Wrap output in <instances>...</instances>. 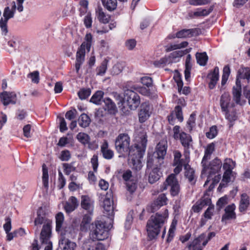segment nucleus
<instances>
[{
  "label": "nucleus",
  "instance_id": "c756f323",
  "mask_svg": "<svg viewBox=\"0 0 250 250\" xmlns=\"http://www.w3.org/2000/svg\"><path fill=\"white\" fill-rule=\"evenodd\" d=\"M219 69L217 66L214 67L213 71L208 74V77L210 79L208 86L210 89H213L219 80Z\"/></svg>",
  "mask_w": 250,
  "mask_h": 250
},
{
  "label": "nucleus",
  "instance_id": "13d9d810",
  "mask_svg": "<svg viewBox=\"0 0 250 250\" xmlns=\"http://www.w3.org/2000/svg\"><path fill=\"white\" fill-rule=\"evenodd\" d=\"M182 156L181 152L178 151L176 150L174 151V160H173V164L174 163H186V162H188L189 159V158L188 159H186L185 158V160L181 159Z\"/></svg>",
  "mask_w": 250,
  "mask_h": 250
},
{
  "label": "nucleus",
  "instance_id": "473e14b6",
  "mask_svg": "<svg viewBox=\"0 0 250 250\" xmlns=\"http://www.w3.org/2000/svg\"><path fill=\"white\" fill-rule=\"evenodd\" d=\"M59 245L63 250H74L76 247L75 243L62 237L59 241Z\"/></svg>",
  "mask_w": 250,
  "mask_h": 250
},
{
  "label": "nucleus",
  "instance_id": "f3484780",
  "mask_svg": "<svg viewBox=\"0 0 250 250\" xmlns=\"http://www.w3.org/2000/svg\"><path fill=\"white\" fill-rule=\"evenodd\" d=\"M151 113V111L149 104L147 103H143L138 113L139 122L141 123H144L148 119Z\"/></svg>",
  "mask_w": 250,
  "mask_h": 250
},
{
  "label": "nucleus",
  "instance_id": "a211bd4d",
  "mask_svg": "<svg viewBox=\"0 0 250 250\" xmlns=\"http://www.w3.org/2000/svg\"><path fill=\"white\" fill-rule=\"evenodd\" d=\"M0 99L4 105L10 104H15L16 102V95L13 92L4 91L0 94Z\"/></svg>",
  "mask_w": 250,
  "mask_h": 250
},
{
  "label": "nucleus",
  "instance_id": "8fccbe9b",
  "mask_svg": "<svg viewBox=\"0 0 250 250\" xmlns=\"http://www.w3.org/2000/svg\"><path fill=\"white\" fill-rule=\"evenodd\" d=\"M89 214L83 215L82 222L80 224V229L82 231H84L87 229V226L90 224L91 218Z\"/></svg>",
  "mask_w": 250,
  "mask_h": 250
},
{
  "label": "nucleus",
  "instance_id": "f704fd0d",
  "mask_svg": "<svg viewBox=\"0 0 250 250\" xmlns=\"http://www.w3.org/2000/svg\"><path fill=\"white\" fill-rule=\"evenodd\" d=\"M197 33V29H183L176 34V37L178 38H190L196 35Z\"/></svg>",
  "mask_w": 250,
  "mask_h": 250
},
{
  "label": "nucleus",
  "instance_id": "37998d69",
  "mask_svg": "<svg viewBox=\"0 0 250 250\" xmlns=\"http://www.w3.org/2000/svg\"><path fill=\"white\" fill-rule=\"evenodd\" d=\"M78 122L80 126L85 128L89 126L91 120L87 114L83 113L79 117Z\"/></svg>",
  "mask_w": 250,
  "mask_h": 250
},
{
  "label": "nucleus",
  "instance_id": "58836bf2",
  "mask_svg": "<svg viewBox=\"0 0 250 250\" xmlns=\"http://www.w3.org/2000/svg\"><path fill=\"white\" fill-rule=\"evenodd\" d=\"M104 8L109 11L115 10L117 6V0H101Z\"/></svg>",
  "mask_w": 250,
  "mask_h": 250
},
{
  "label": "nucleus",
  "instance_id": "de8ad7c7",
  "mask_svg": "<svg viewBox=\"0 0 250 250\" xmlns=\"http://www.w3.org/2000/svg\"><path fill=\"white\" fill-rule=\"evenodd\" d=\"M74 162L70 163H63L62 164V168L63 172L65 175H68L71 172L75 171L76 167L74 166Z\"/></svg>",
  "mask_w": 250,
  "mask_h": 250
},
{
  "label": "nucleus",
  "instance_id": "72a5a7b5",
  "mask_svg": "<svg viewBox=\"0 0 250 250\" xmlns=\"http://www.w3.org/2000/svg\"><path fill=\"white\" fill-rule=\"evenodd\" d=\"M104 108L110 114H115L117 112V108L115 103L109 98H106L104 100Z\"/></svg>",
  "mask_w": 250,
  "mask_h": 250
},
{
  "label": "nucleus",
  "instance_id": "e2e57ef3",
  "mask_svg": "<svg viewBox=\"0 0 250 250\" xmlns=\"http://www.w3.org/2000/svg\"><path fill=\"white\" fill-rule=\"evenodd\" d=\"M91 94V91L89 88H83L80 89L78 94L81 100H84L88 98Z\"/></svg>",
  "mask_w": 250,
  "mask_h": 250
},
{
  "label": "nucleus",
  "instance_id": "4468645a",
  "mask_svg": "<svg viewBox=\"0 0 250 250\" xmlns=\"http://www.w3.org/2000/svg\"><path fill=\"white\" fill-rule=\"evenodd\" d=\"M177 118L180 122H182L184 120L182 109L181 106L177 105L175 106L174 110L171 111L167 119L169 124L174 125L175 119Z\"/></svg>",
  "mask_w": 250,
  "mask_h": 250
},
{
  "label": "nucleus",
  "instance_id": "052dcab7",
  "mask_svg": "<svg viewBox=\"0 0 250 250\" xmlns=\"http://www.w3.org/2000/svg\"><path fill=\"white\" fill-rule=\"evenodd\" d=\"M211 0H188L190 5L193 6L204 5L209 4Z\"/></svg>",
  "mask_w": 250,
  "mask_h": 250
},
{
  "label": "nucleus",
  "instance_id": "2eb2a0df",
  "mask_svg": "<svg viewBox=\"0 0 250 250\" xmlns=\"http://www.w3.org/2000/svg\"><path fill=\"white\" fill-rule=\"evenodd\" d=\"M211 202L209 196L204 195L192 206L191 210L195 213L199 212L204 207L208 206Z\"/></svg>",
  "mask_w": 250,
  "mask_h": 250
},
{
  "label": "nucleus",
  "instance_id": "9b49d317",
  "mask_svg": "<svg viewBox=\"0 0 250 250\" xmlns=\"http://www.w3.org/2000/svg\"><path fill=\"white\" fill-rule=\"evenodd\" d=\"M167 148L165 145L160 144L157 145L156 148V151L154 153V158H150L152 160L153 163L161 165L164 163V158L166 154Z\"/></svg>",
  "mask_w": 250,
  "mask_h": 250
},
{
  "label": "nucleus",
  "instance_id": "c85d7f7f",
  "mask_svg": "<svg viewBox=\"0 0 250 250\" xmlns=\"http://www.w3.org/2000/svg\"><path fill=\"white\" fill-rule=\"evenodd\" d=\"M250 205L249 196L246 193H242L240 196L239 205V210L243 212L246 211Z\"/></svg>",
  "mask_w": 250,
  "mask_h": 250
},
{
  "label": "nucleus",
  "instance_id": "bf43d9fd",
  "mask_svg": "<svg viewBox=\"0 0 250 250\" xmlns=\"http://www.w3.org/2000/svg\"><path fill=\"white\" fill-rule=\"evenodd\" d=\"M218 134V129L216 125H213L210 127L208 132L206 133V137L210 139L215 138Z\"/></svg>",
  "mask_w": 250,
  "mask_h": 250
},
{
  "label": "nucleus",
  "instance_id": "338daca9",
  "mask_svg": "<svg viewBox=\"0 0 250 250\" xmlns=\"http://www.w3.org/2000/svg\"><path fill=\"white\" fill-rule=\"evenodd\" d=\"M70 152L68 150H64L61 151L59 158L62 161H67L71 158Z\"/></svg>",
  "mask_w": 250,
  "mask_h": 250
},
{
  "label": "nucleus",
  "instance_id": "ddd939ff",
  "mask_svg": "<svg viewBox=\"0 0 250 250\" xmlns=\"http://www.w3.org/2000/svg\"><path fill=\"white\" fill-rule=\"evenodd\" d=\"M81 206L87 213L92 215L94 208V201L88 195L81 196Z\"/></svg>",
  "mask_w": 250,
  "mask_h": 250
},
{
  "label": "nucleus",
  "instance_id": "2f4dec72",
  "mask_svg": "<svg viewBox=\"0 0 250 250\" xmlns=\"http://www.w3.org/2000/svg\"><path fill=\"white\" fill-rule=\"evenodd\" d=\"M78 206V202L77 198L74 196H71L66 202L64 205V208L66 212H71L74 210Z\"/></svg>",
  "mask_w": 250,
  "mask_h": 250
},
{
  "label": "nucleus",
  "instance_id": "09e8293b",
  "mask_svg": "<svg viewBox=\"0 0 250 250\" xmlns=\"http://www.w3.org/2000/svg\"><path fill=\"white\" fill-rule=\"evenodd\" d=\"M56 219V230L59 231L62 229V224L64 221V216L62 212H59L55 216Z\"/></svg>",
  "mask_w": 250,
  "mask_h": 250
},
{
  "label": "nucleus",
  "instance_id": "a18cd8bd",
  "mask_svg": "<svg viewBox=\"0 0 250 250\" xmlns=\"http://www.w3.org/2000/svg\"><path fill=\"white\" fill-rule=\"evenodd\" d=\"M236 166V163L231 159L226 158L225 159L223 165V168L226 171H232Z\"/></svg>",
  "mask_w": 250,
  "mask_h": 250
},
{
  "label": "nucleus",
  "instance_id": "864d4df0",
  "mask_svg": "<svg viewBox=\"0 0 250 250\" xmlns=\"http://www.w3.org/2000/svg\"><path fill=\"white\" fill-rule=\"evenodd\" d=\"M187 42H183L180 43L171 44L167 46L166 49L167 52H169L173 50L185 48L188 45Z\"/></svg>",
  "mask_w": 250,
  "mask_h": 250
},
{
  "label": "nucleus",
  "instance_id": "1a4fd4ad",
  "mask_svg": "<svg viewBox=\"0 0 250 250\" xmlns=\"http://www.w3.org/2000/svg\"><path fill=\"white\" fill-rule=\"evenodd\" d=\"M16 6L14 4L11 9L9 7L5 8L3 16L4 19L2 18L0 20V28H1L2 33L6 35L8 32L7 29V22L9 19L12 18L14 17L15 12L16 11Z\"/></svg>",
  "mask_w": 250,
  "mask_h": 250
},
{
  "label": "nucleus",
  "instance_id": "7c9ffc66",
  "mask_svg": "<svg viewBox=\"0 0 250 250\" xmlns=\"http://www.w3.org/2000/svg\"><path fill=\"white\" fill-rule=\"evenodd\" d=\"M236 173L232 171H224L223 179L221 183L220 184L219 187H225L227 184L233 181L235 177Z\"/></svg>",
  "mask_w": 250,
  "mask_h": 250
},
{
  "label": "nucleus",
  "instance_id": "f03ea898",
  "mask_svg": "<svg viewBox=\"0 0 250 250\" xmlns=\"http://www.w3.org/2000/svg\"><path fill=\"white\" fill-rule=\"evenodd\" d=\"M147 143L146 134L140 137V141L135 144V148H132L129 151V161L132 168L136 170H140L142 167L141 159L145 153Z\"/></svg>",
  "mask_w": 250,
  "mask_h": 250
},
{
  "label": "nucleus",
  "instance_id": "c9c22d12",
  "mask_svg": "<svg viewBox=\"0 0 250 250\" xmlns=\"http://www.w3.org/2000/svg\"><path fill=\"white\" fill-rule=\"evenodd\" d=\"M237 87L233 88L232 94L233 100L235 101L236 103L238 104L242 105L245 104V101L241 100V87L240 84L237 85Z\"/></svg>",
  "mask_w": 250,
  "mask_h": 250
},
{
  "label": "nucleus",
  "instance_id": "774afa93",
  "mask_svg": "<svg viewBox=\"0 0 250 250\" xmlns=\"http://www.w3.org/2000/svg\"><path fill=\"white\" fill-rule=\"evenodd\" d=\"M107 69V61L106 60H104L103 62L101 63V65L97 68V74L99 75H103Z\"/></svg>",
  "mask_w": 250,
  "mask_h": 250
},
{
  "label": "nucleus",
  "instance_id": "dca6fc26",
  "mask_svg": "<svg viewBox=\"0 0 250 250\" xmlns=\"http://www.w3.org/2000/svg\"><path fill=\"white\" fill-rule=\"evenodd\" d=\"M168 199L165 193L160 194L151 205L150 211L154 212L167 204Z\"/></svg>",
  "mask_w": 250,
  "mask_h": 250
},
{
  "label": "nucleus",
  "instance_id": "a19ab883",
  "mask_svg": "<svg viewBox=\"0 0 250 250\" xmlns=\"http://www.w3.org/2000/svg\"><path fill=\"white\" fill-rule=\"evenodd\" d=\"M197 63L201 66H205L208 61V56L206 52L196 53L195 55Z\"/></svg>",
  "mask_w": 250,
  "mask_h": 250
},
{
  "label": "nucleus",
  "instance_id": "69168bd1",
  "mask_svg": "<svg viewBox=\"0 0 250 250\" xmlns=\"http://www.w3.org/2000/svg\"><path fill=\"white\" fill-rule=\"evenodd\" d=\"M180 184L170 188L169 192L172 197H178L180 193Z\"/></svg>",
  "mask_w": 250,
  "mask_h": 250
},
{
  "label": "nucleus",
  "instance_id": "49530a36",
  "mask_svg": "<svg viewBox=\"0 0 250 250\" xmlns=\"http://www.w3.org/2000/svg\"><path fill=\"white\" fill-rule=\"evenodd\" d=\"M104 95V92L103 91H97L91 98L90 102L96 104H100Z\"/></svg>",
  "mask_w": 250,
  "mask_h": 250
},
{
  "label": "nucleus",
  "instance_id": "79ce46f5",
  "mask_svg": "<svg viewBox=\"0 0 250 250\" xmlns=\"http://www.w3.org/2000/svg\"><path fill=\"white\" fill-rule=\"evenodd\" d=\"M177 224V221L175 219H173L171 223L170 228L168 232V236L167 239V241L168 243L170 242L173 239L175 236V231Z\"/></svg>",
  "mask_w": 250,
  "mask_h": 250
},
{
  "label": "nucleus",
  "instance_id": "f257e3e1",
  "mask_svg": "<svg viewBox=\"0 0 250 250\" xmlns=\"http://www.w3.org/2000/svg\"><path fill=\"white\" fill-rule=\"evenodd\" d=\"M168 212L167 209L162 214L159 213L152 215L148 220L146 225V230L149 240L155 239L160 232L161 229L167 222Z\"/></svg>",
  "mask_w": 250,
  "mask_h": 250
},
{
  "label": "nucleus",
  "instance_id": "3c124183",
  "mask_svg": "<svg viewBox=\"0 0 250 250\" xmlns=\"http://www.w3.org/2000/svg\"><path fill=\"white\" fill-rule=\"evenodd\" d=\"M230 73L229 66L227 65L224 66L223 71V75L222 77L221 84L222 85H225L229 78Z\"/></svg>",
  "mask_w": 250,
  "mask_h": 250
},
{
  "label": "nucleus",
  "instance_id": "6ab92c4d",
  "mask_svg": "<svg viewBox=\"0 0 250 250\" xmlns=\"http://www.w3.org/2000/svg\"><path fill=\"white\" fill-rule=\"evenodd\" d=\"M215 143L213 142L208 144L206 147L205 155L201 162L204 170L207 168V161L210 159L211 154L215 151Z\"/></svg>",
  "mask_w": 250,
  "mask_h": 250
},
{
  "label": "nucleus",
  "instance_id": "5fc2aeb1",
  "mask_svg": "<svg viewBox=\"0 0 250 250\" xmlns=\"http://www.w3.org/2000/svg\"><path fill=\"white\" fill-rule=\"evenodd\" d=\"M214 212V206L211 204V202L208 205V207L204 212L203 216L205 219L210 220L212 218Z\"/></svg>",
  "mask_w": 250,
  "mask_h": 250
},
{
  "label": "nucleus",
  "instance_id": "6e6552de",
  "mask_svg": "<svg viewBox=\"0 0 250 250\" xmlns=\"http://www.w3.org/2000/svg\"><path fill=\"white\" fill-rule=\"evenodd\" d=\"M222 166V163L219 159L216 158L211 161L209 164L207 163V168L206 170H204V167H203V169L202 171V174L206 173L208 171L209 172V176L208 177V178L205 182L204 184V187H206L208 186V183L210 181V178L211 177V175L212 174H215L219 171H220L221 168Z\"/></svg>",
  "mask_w": 250,
  "mask_h": 250
},
{
  "label": "nucleus",
  "instance_id": "e433bc0d",
  "mask_svg": "<svg viewBox=\"0 0 250 250\" xmlns=\"http://www.w3.org/2000/svg\"><path fill=\"white\" fill-rule=\"evenodd\" d=\"M185 176L188 181L191 184H195L196 181V176L195 174L194 170L189 167L188 165H185Z\"/></svg>",
  "mask_w": 250,
  "mask_h": 250
},
{
  "label": "nucleus",
  "instance_id": "603ef678",
  "mask_svg": "<svg viewBox=\"0 0 250 250\" xmlns=\"http://www.w3.org/2000/svg\"><path fill=\"white\" fill-rule=\"evenodd\" d=\"M78 140L84 145L88 143L90 140V137L87 134L83 132L79 133L76 136Z\"/></svg>",
  "mask_w": 250,
  "mask_h": 250
},
{
  "label": "nucleus",
  "instance_id": "0eeeda50",
  "mask_svg": "<svg viewBox=\"0 0 250 250\" xmlns=\"http://www.w3.org/2000/svg\"><path fill=\"white\" fill-rule=\"evenodd\" d=\"M95 225V229L90 234L92 240L102 241L107 238L108 231L105 229L104 223L101 221H97Z\"/></svg>",
  "mask_w": 250,
  "mask_h": 250
},
{
  "label": "nucleus",
  "instance_id": "20e7f679",
  "mask_svg": "<svg viewBox=\"0 0 250 250\" xmlns=\"http://www.w3.org/2000/svg\"><path fill=\"white\" fill-rule=\"evenodd\" d=\"M130 138L126 133H121L116 138L115 147L118 153L123 154H129L130 150L135 147V145L130 147ZM136 148H135V149Z\"/></svg>",
  "mask_w": 250,
  "mask_h": 250
},
{
  "label": "nucleus",
  "instance_id": "a878e982",
  "mask_svg": "<svg viewBox=\"0 0 250 250\" xmlns=\"http://www.w3.org/2000/svg\"><path fill=\"white\" fill-rule=\"evenodd\" d=\"M241 79H246L248 81H249L250 79V68L249 67L241 66L238 71L236 82V85L240 84Z\"/></svg>",
  "mask_w": 250,
  "mask_h": 250
},
{
  "label": "nucleus",
  "instance_id": "412c9836",
  "mask_svg": "<svg viewBox=\"0 0 250 250\" xmlns=\"http://www.w3.org/2000/svg\"><path fill=\"white\" fill-rule=\"evenodd\" d=\"M52 236V225L47 226H42L40 236L42 243H48Z\"/></svg>",
  "mask_w": 250,
  "mask_h": 250
},
{
  "label": "nucleus",
  "instance_id": "7ed1b4c3",
  "mask_svg": "<svg viewBox=\"0 0 250 250\" xmlns=\"http://www.w3.org/2000/svg\"><path fill=\"white\" fill-rule=\"evenodd\" d=\"M172 137L175 140H179L184 148V155L186 159L189 158L188 149L192 146V139L191 135L181 130L179 125H175L172 129Z\"/></svg>",
  "mask_w": 250,
  "mask_h": 250
},
{
  "label": "nucleus",
  "instance_id": "f8f14e48",
  "mask_svg": "<svg viewBox=\"0 0 250 250\" xmlns=\"http://www.w3.org/2000/svg\"><path fill=\"white\" fill-rule=\"evenodd\" d=\"M111 192H107L102 203L101 206L103 208V212L108 216H112L113 214V201L111 199Z\"/></svg>",
  "mask_w": 250,
  "mask_h": 250
},
{
  "label": "nucleus",
  "instance_id": "bb28decb",
  "mask_svg": "<svg viewBox=\"0 0 250 250\" xmlns=\"http://www.w3.org/2000/svg\"><path fill=\"white\" fill-rule=\"evenodd\" d=\"M101 151L103 157L106 159H111L114 156V151L109 148L108 143L106 140H104L101 146Z\"/></svg>",
  "mask_w": 250,
  "mask_h": 250
},
{
  "label": "nucleus",
  "instance_id": "5701e85b",
  "mask_svg": "<svg viewBox=\"0 0 250 250\" xmlns=\"http://www.w3.org/2000/svg\"><path fill=\"white\" fill-rule=\"evenodd\" d=\"M85 54V49H83V45L78 48L76 53V60L75 68L77 73L79 72L81 65L83 63Z\"/></svg>",
  "mask_w": 250,
  "mask_h": 250
},
{
  "label": "nucleus",
  "instance_id": "423d86ee",
  "mask_svg": "<svg viewBox=\"0 0 250 250\" xmlns=\"http://www.w3.org/2000/svg\"><path fill=\"white\" fill-rule=\"evenodd\" d=\"M124 102L131 110H135L139 106L141 100L139 95L134 91L127 89L125 91Z\"/></svg>",
  "mask_w": 250,
  "mask_h": 250
},
{
  "label": "nucleus",
  "instance_id": "aec40b11",
  "mask_svg": "<svg viewBox=\"0 0 250 250\" xmlns=\"http://www.w3.org/2000/svg\"><path fill=\"white\" fill-rule=\"evenodd\" d=\"M179 184V183L176 178V176L175 174L172 173L167 176L165 181L160 186V190L161 191H163L167 189V187L170 188Z\"/></svg>",
  "mask_w": 250,
  "mask_h": 250
},
{
  "label": "nucleus",
  "instance_id": "393cba45",
  "mask_svg": "<svg viewBox=\"0 0 250 250\" xmlns=\"http://www.w3.org/2000/svg\"><path fill=\"white\" fill-rule=\"evenodd\" d=\"M213 6H211L208 9L198 8L195 11L188 12L189 17L191 18H196L201 17H205L208 15L213 10Z\"/></svg>",
  "mask_w": 250,
  "mask_h": 250
},
{
  "label": "nucleus",
  "instance_id": "4c0bfd02",
  "mask_svg": "<svg viewBox=\"0 0 250 250\" xmlns=\"http://www.w3.org/2000/svg\"><path fill=\"white\" fill-rule=\"evenodd\" d=\"M230 98L228 92L224 93L220 99V105L222 111H227L229 104Z\"/></svg>",
  "mask_w": 250,
  "mask_h": 250
},
{
  "label": "nucleus",
  "instance_id": "4d7b16f0",
  "mask_svg": "<svg viewBox=\"0 0 250 250\" xmlns=\"http://www.w3.org/2000/svg\"><path fill=\"white\" fill-rule=\"evenodd\" d=\"M91 245L89 243L86 242L83 244L82 248L83 250H104V245L101 243H98L96 245L94 249L91 250Z\"/></svg>",
  "mask_w": 250,
  "mask_h": 250
},
{
  "label": "nucleus",
  "instance_id": "b1692460",
  "mask_svg": "<svg viewBox=\"0 0 250 250\" xmlns=\"http://www.w3.org/2000/svg\"><path fill=\"white\" fill-rule=\"evenodd\" d=\"M204 235L201 234L197 238L189 244L188 247L189 250H203L204 247L206 245L203 244Z\"/></svg>",
  "mask_w": 250,
  "mask_h": 250
},
{
  "label": "nucleus",
  "instance_id": "c03bdc74",
  "mask_svg": "<svg viewBox=\"0 0 250 250\" xmlns=\"http://www.w3.org/2000/svg\"><path fill=\"white\" fill-rule=\"evenodd\" d=\"M84 42H83L80 46L83 45V49H86L88 51L90 49L93 42V36L90 33H87L84 37Z\"/></svg>",
  "mask_w": 250,
  "mask_h": 250
},
{
  "label": "nucleus",
  "instance_id": "cd10ccee",
  "mask_svg": "<svg viewBox=\"0 0 250 250\" xmlns=\"http://www.w3.org/2000/svg\"><path fill=\"white\" fill-rule=\"evenodd\" d=\"M235 208V205L234 204L228 206L225 209V213L222 216V221L235 219L236 214L234 212Z\"/></svg>",
  "mask_w": 250,
  "mask_h": 250
},
{
  "label": "nucleus",
  "instance_id": "4be33fe9",
  "mask_svg": "<svg viewBox=\"0 0 250 250\" xmlns=\"http://www.w3.org/2000/svg\"><path fill=\"white\" fill-rule=\"evenodd\" d=\"M95 15L100 22L105 24L110 20V15L106 14L101 6H98L95 9Z\"/></svg>",
  "mask_w": 250,
  "mask_h": 250
},
{
  "label": "nucleus",
  "instance_id": "9d476101",
  "mask_svg": "<svg viewBox=\"0 0 250 250\" xmlns=\"http://www.w3.org/2000/svg\"><path fill=\"white\" fill-rule=\"evenodd\" d=\"M35 226H40L43 224V226H47L52 225V221L46 217V213L42 207H40L37 210V217L34 222Z\"/></svg>",
  "mask_w": 250,
  "mask_h": 250
},
{
  "label": "nucleus",
  "instance_id": "39448f33",
  "mask_svg": "<svg viewBox=\"0 0 250 250\" xmlns=\"http://www.w3.org/2000/svg\"><path fill=\"white\" fill-rule=\"evenodd\" d=\"M161 166L159 164L153 163L152 160L148 158L146 172L149 173L148 180L150 184L154 183L160 179L162 174L160 171Z\"/></svg>",
  "mask_w": 250,
  "mask_h": 250
},
{
  "label": "nucleus",
  "instance_id": "0e129e2a",
  "mask_svg": "<svg viewBox=\"0 0 250 250\" xmlns=\"http://www.w3.org/2000/svg\"><path fill=\"white\" fill-rule=\"evenodd\" d=\"M92 18L90 12H88L83 19V23L86 28H90L92 26Z\"/></svg>",
  "mask_w": 250,
  "mask_h": 250
},
{
  "label": "nucleus",
  "instance_id": "ea45409f",
  "mask_svg": "<svg viewBox=\"0 0 250 250\" xmlns=\"http://www.w3.org/2000/svg\"><path fill=\"white\" fill-rule=\"evenodd\" d=\"M189 50L188 49L185 50H177L170 54L169 58L172 61L176 62L184 55L188 53Z\"/></svg>",
  "mask_w": 250,
  "mask_h": 250
},
{
  "label": "nucleus",
  "instance_id": "680f3d73",
  "mask_svg": "<svg viewBox=\"0 0 250 250\" xmlns=\"http://www.w3.org/2000/svg\"><path fill=\"white\" fill-rule=\"evenodd\" d=\"M196 114L194 113H192L189 116V118L187 122V127L189 131L192 130L193 127L195 125L196 120Z\"/></svg>",
  "mask_w": 250,
  "mask_h": 250
},
{
  "label": "nucleus",
  "instance_id": "6e6d98bb",
  "mask_svg": "<svg viewBox=\"0 0 250 250\" xmlns=\"http://www.w3.org/2000/svg\"><path fill=\"white\" fill-rule=\"evenodd\" d=\"M126 189L130 193H133L137 188V181L135 179H131L125 183Z\"/></svg>",
  "mask_w": 250,
  "mask_h": 250
}]
</instances>
